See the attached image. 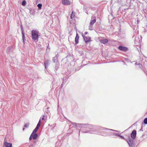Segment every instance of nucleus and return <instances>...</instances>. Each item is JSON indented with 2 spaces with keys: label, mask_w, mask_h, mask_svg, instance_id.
Masks as SVG:
<instances>
[{
  "label": "nucleus",
  "mask_w": 147,
  "mask_h": 147,
  "mask_svg": "<svg viewBox=\"0 0 147 147\" xmlns=\"http://www.w3.org/2000/svg\"><path fill=\"white\" fill-rule=\"evenodd\" d=\"M38 31L35 30H33L32 31V39L34 40H37L38 38Z\"/></svg>",
  "instance_id": "f257e3e1"
},
{
  "label": "nucleus",
  "mask_w": 147,
  "mask_h": 147,
  "mask_svg": "<svg viewBox=\"0 0 147 147\" xmlns=\"http://www.w3.org/2000/svg\"><path fill=\"white\" fill-rule=\"evenodd\" d=\"M128 144L130 146L133 147L134 146L135 142L134 141L131 139L130 137L129 139L125 140Z\"/></svg>",
  "instance_id": "f03ea898"
},
{
  "label": "nucleus",
  "mask_w": 147,
  "mask_h": 147,
  "mask_svg": "<svg viewBox=\"0 0 147 147\" xmlns=\"http://www.w3.org/2000/svg\"><path fill=\"white\" fill-rule=\"evenodd\" d=\"M78 124L82 125V126H81V127L84 128L91 129L93 127L92 125H89L87 124Z\"/></svg>",
  "instance_id": "7ed1b4c3"
},
{
  "label": "nucleus",
  "mask_w": 147,
  "mask_h": 147,
  "mask_svg": "<svg viewBox=\"0 0 147 147\" xmlns=\"http://www.w3.org/2000/svg\"><path fill=\"white\" fill-rule=\"evenodd\" d=\"M20 28L21 29V30L22 31V40H23V43L24 44L25 43V41L26 40L25 37V35H24V31L22 25H21L20 26Z\"/></svg>",
  "instance_id": "20e7f679"
},
{
  "label": "nucleus",
  "mask_w": 147,
  "mask_h": 147,
  "mask_svg": "<svg viewBox=\"0 0 147 147\" xmlns=\"http://www.w3.org/2000/svg\"><path fill=\"white\" fill-rule=\"evenodd\" d=\"M118 49L119 50L124 52H126L128 50V49L127 47L121 45L119 46Z\"/></svg>",
  "instance_id": "39448f33"
},
{
  "label": "nucleus",
  "mask_w": 147,
  "mask_h": 147,
  "mask_svg": "<svg viewBox=\"0 0 147 147\" xmlns=\"http://www.w3.org/2000/svg\"><path fill=\"white\" fill-rule=\"evenodd\" d=\"M62 3L64 5H68L70 4V2L69 0H62Z\"/></svg>",
  "instance_id": "423d86ee"
},
{
  "label": "nucleus",
  "mask_w": 147,
  "mask_h": 147,
  "mask_svg": "<svg viewBox=\"0 0 147 147\" xmlns=\"http://www.w3.org/2000/svg\"><path fill=\"white\" fill-rule=\"evenodd\" d=\"M136 130H133L131 134V138L133 139H134L136 137Z\"/></svg>",
  "instance_id": "0eeeda50"
},
{
  "label": "nucleus",
  "mask_w": 147,
  "mask_h": 147,
  "mask_svg": "<svg viewBox=\"0 0 147 147\" xmlns=\"http://www.w3.org/2000/svg\"><path fill=\"white\" fill-rule=\"evenodd\" d=\"M96 18V17L94 16L92 17V19L90 23V25H93V24L96 21V20L95 19Z\"/></svg>",
  "instance_id": "6e6552de"
},
{
  "label": "nucleus",
  "mask_w": 147,
  "mask_h": 147,
  "mask_svg": "<svg viewBox=\"0 0 147 147\" xmlns=\"http://www.w3.org/2000/svg\"><path fill=\"white\" fill-rule=\"evenodd\" d=\"M31 135L33 137V140L36 139L38 137V135L36 133L32 132Z\"/></svg>",
  "instance_id": "1a4fd4ad"
},
{
  "label": "nucleus",
  "mask_w": 147,
  "mask_h": 147,
  "mask_svg": "<svg viewBox=\"0 0 147 147\" xmlns=\"http://www.w3.org/2000/svg\"><path fill=\"white\" fill-rule=\"evenodd\" d=\"M4 147H12V144L7 142L6 141L4 142Z\"/></svg>",
  "instance_id": "9d476101"
},
{
  "label": "nucleus",
  "mask_w": 147,
  "mask_h": 147,
  "mask_svg": "<svg viewBox=\"0 0 147 147\" xmlns=\"http://www.w3.org/2000/svg\"><path fill=\"white\" fill-rule=\"evenodd\" d=\"M85 42L87 43L91 41V38L89 36H86L84 38Z\"/></svg>",
  "instance_id": "9b49d317"
},
{
  "label": "nucleus",
  "mask_w": 147,
  "mask_h": 147,
  "mask_svg": "<svg viewBox=\"0 0 147 147\" xmlns=\"http://www.w3.org/2000/svg\"><path fill=\"white\" fill-rule=\"evenodd\" d=\"M29 13L30 14L34 15L35 13V11L34 9H32L31 8L29 9Z\"/></svg>",
  "instance_id": "f8f14e48"
},
{
  "label": "nucleus",
  "mask_w": 147,
  "mask_h": 147,
  "mask_svg": "<svg viewBox=\"0 0 147 147\" xmlns=\"http://www.w3.org/2000/svg\"><path fill=\"white\" fill-rule=\"evenodd\" d=\"M79 36L78 34L76 33V36L75 38V43L76 44H77L78 43V39Z\"/></svg>",
  "instance_id": "ddd939ff"
},
{
  "label": "nucleus",
  "mask_w": 147,
  "mask_h": 147,
  "mask_svg": "<svg viewBox=\"0 0 147 147\" xmlns=\"http://www.w3.org/2000/svg\"><path fill=\"white\" fill-rule=\"evenodd\" d=\"M100 42L102 43L105 44L108 42V40L106 39H102L100 40Z\"/></svg>",
  "instance_id": "4468645a"
},
{
  "label": "nucleus",
  "mask_w": 147,
  "mask_h": 147,
  "mask_svg": "<svg viewBox=\"0 0 147 147\" xmlns=\"http://www.w3.org/2000/svg\"><path fill=\"white\" fill-rule=\"evenodd\" d=\"M49 60H45L44 62V65L45 68H46L48 67L49 65Z\"/></svg>",
  "instance_id": "2eb2a0df"
},
{
  "label": "nucleus",
  "mask_w": 147,
  "mask_h": 147,
  "mask_svg": "<svg viewBox=\"0 0 147 147\" xmlns=\"http://www.w3.org/2000/svg\"><path fill=\"white\" fill-rule=\"evenodd\" d=\"M58 61V58L56 57H54L53 58V61L54 63L57 62Z\"/></svg>",
  "instance_id": "dca6fc26"
},
{
  "label": "nucleus",
  "mask_w": 147,
  "mask_h": 147,
  "mask_svg": "<svg viewBox=\"0 0 147 147\" xmlns=\"http://www.w3.org/2000/svg\"><path fill=\"white\" fill-rule=\"evenodd\" d=\"M59 65H58V63H56L55 64V70H57L58 68H59Z\"/></svg>",
  "instance_id": "f3484780"
},
{
  "label": "nucleus",
  "mask_w": 147,
  "mask_h": 147,
  "mask_svg": "<svg viewBox=\"0 0 147 147\" xmlns=\"http://www.w3.org/2000/svg\"><path fill=\"white\" fill-rule=\"evenodd\" d=\"M42 4L40 3L38 4L37 5V6L38 7V9H41L42 7Z\"/></svg>",
  "instance_id": "a211bd4d"
},
{
  "label": "nucleus",
  "mask_w": 147,
  "mask_h": 147,
  "mask_svg": "<svg viewBox=\"0 0 147 147\" xmlns=\"http://www.w3.org/2000/svg\"><path fill=\"white\" fill-rule=\"evenodd\" d=\"M93 25L90 24L89 26V29L90 30H93Z\"/></svg>",
  "instance_id": "6ab92c4d"
},
{
  "label": "nucleus",
  "mask_w": 147,
  "mask_h": 147,
  "mask_svg": "<svg viewBox=\"0 0 147 147\" xmlns=\"http://www.w3.org/2000/svg\"><path fill=\"white\" fill-rule=\"evenodd\" d=\"M75 16V15L74 14V11L73 10L71 12V16H70V18L71 19H72Z\"/></svg>",
  "instance_id": "aec40b11"
},
{
  "label": "nucleus",
  "mask_w": 147,
  "mask_h": 147,
  "mask_svg": "<svg viewBox=\"0 0 147 147\" xmlns=\"http://www.w3.org/2000/svg\"><path fill=\"white\" fill-rule=\"evenodd\" d=\"M26 2L25 0H24L22 1V4L23 6H25V5H26Z\"/></svg>",
  "instance_id": "412c9836"
},
{
  "label": "nucleus",
  "mask_w": 147,
  "mask_h": 147,
  "mask_svg": "<svg viewBox=\"0 0 147 147\" xmlns=\"http://www.w3.org/2000/svg\"><path fill=\"white\" fill-rule=\"evenodd\" d=\"M143 122L145 124H147V118H146L144 119Z\"/></svg>",
  "instance_id": "4be33fe9"
},
{
  "label": "nucleus",
  "mask_w": 147,
  "mask_h": 147,
  "mask_svg": "<svg viewBox=\"0 0 147 147\" xmlns=\"http://www.w3.org/2000/svg\"><path fill=\"white\" fill-rule=\"evenodd\" d=\"M29 123H26V124H25L24 127L26 128H28L29 127Z\"/></svg>",
  "instance_id": "5701e85b"
},
{
  "label": "nucleus",
  "mask_w": 147,
  "mask_h": 147,
  "mask_svg": "<svg viewBox=\"0 0 147 147\" xmlns=\"http://www.w3.org/2000/svg\"><path fill=\"white\" fill-rule=\"evenodd\" d=\"M38 129L36 127L34 129L33 131L32 132L34 133H36Z\"/></svg>",
  "instance_id": "b1692460"
},
{
  "label": "nucleus",
  "mask_w": 147,
  "mask_h": 147,
  "mask_svg": "<svg viewBox=\"0 0 147 147\" xmlns=\"http://www.w3.org/2000/svg\"><path fill=\"white\" fill-rule=\"evenodd\" d=\"M68 121L70 123H72V124L74 125L75 126H76L77 125H78V123H72V122H71V121H69V120H68Z\"/></svg>",
  "instance_id": "393cba45"
},
{
  "label": "nucleus",
  "mask_w": 147,
  "mask_h": 147,
  "mask_svg": "<svg viewBox=\"0 0 147 147\" xmlns=\"http://www.w3.org/2000/svg\"><path fill=\"white\" fill-rule=\"evenodd\" d=\"M49 107H47V110L46 111V112L48 114L49 113Z\"/></svg>",
  "instance_id": "a878e982"
},
{
  "label": "nucleus",
  "mask_w": 147,
  "mask_h": 147,
  "mask_svg": "<svg viewBox=\"0 0 147 147\" xmlns=\"http://www.w3.org/2000/svg\"><path fill=\"white\" fill-rule=\"evenodd\" d=\"M119 136L120 137L121 139L123 140H125V138L123 136L119 135Z\"/></svg>",
  "instance_id": "bb28decb"
},
{
  "label": "nucleus",
  "mask_w": 147,
  "mask_h": 147,
  "mask_svg": "<svg viewBox=\"0 0 147 147\" xmlns=\"http://www.w3.org/2000/svg\"><path fill=\"white\" fill-rule=\"evenodd\" d=\"M40 125H38V124H37V125L36 127V128H37L38 129L40 126Z\"/></svg>",
  "instance_id": "cd10ccee"
},
{
  "label": "nucleus",
  "mask_w": 147,
  "mask_h": 147,
  "mask_svg": "<svg viewBox=\"0 0 147 147\" xmlns=\"http://www.w3.org/2000/svg\"><path fill=\"white\" fill-rule=\"evenodd\" d=\"M82 36L83 38L84 39V38H85V37H86V36H85V35H84V34H83V33H82Z\"/></svg>",
  "instance_id": "c85d7f7f"
},
{
  "label": "nucleus",
  "mask_w": 147,
  "mask_h": 147,
  "mask_svg": "<svg viewBox=\"0 0 147 147\" xmlns=\"http://www.w3.org/2000/svg\"><path fill=\"white\" fill-rule=\"evenodd\" d=\"M135 65H141V64L140 63H135Z\"/></svg>",
  "instance_id": "c756f323"
},
{
  "label": "nucleus",
  "mask_w": 147,
  "mask_h": 147,
  "mask_svg": "<svg viewBox=\"0 0 147 147\" xmlns=\"http://www.w3.org/2000/svg\"><path fill=\"white\" fill-rule=\"evenodd\" d=\"M32 139H33V137L32 136H31V135H30V138H29V140H31Z\"/></svg>",
  "instance_id": "7c9ffc66"
},
{
  "label": "nucleus",
  "mask_w": 147,
  "mask_h": 147,
  "mask_svg": "<svg viewBox=\"0 0 147 147\" xmlns=\"http://www.w3.org/2000/svg\"><path fill=\"white\" fill-rule=\"evenodd\" d=\"M40 123H41V121H40V120H39L38 122V123L37 124H38V125H40Z\"/></svg>",
  "instance_id": "2f4dec72"
},
{
  "label": "nucleus",
  "mask_w": 147,
  "mask_h": 147,
  "mask_svg": "<svg viewBox=\"0 0 147 147\" xmlns=\"http://www.w3.org/2000/svg\"><path fill=\"white\" fill-rule=\"evenodd\" d=\"M59 55H58V53H57V55H56V56L55 57H57V58H58V57H59Z\"/></svg>",
  "instance_id": "473e14b6"
},
{
  "label": "nucleus",
  "mask_w": 147,
  "mask_h": 147,
  "mask_svg": "<svg viewBox=\"0 0 147 147\" xmlns=\"http://www.w3.org/2000/svg\"><path fill=\"white\" fill-rule=\"evenodd\" d=\"M102 129L103 130H106V129H108L106 128H105V127H102Z\"/></svg>",
  "instance_id": "72a5a7b5"
},
{
  "label": "nucleus",
  "mask_w": 147,
  "mask_h": 147,
  "mask_svg": "<svg viewBox=\"0 0 147 147\" xmlns=\"http://www.w3.org/2000/svg\"><path fill=\"white\" fill-rule=\"evenodd\" d=\"M44 116H45L44 115L43 116V117L42 118V120H44Z\"/></svg>",
  "instance_id": "f704fd0d"
},
{
  "label": "nucleus",
  "mask_w": 147,
  "mask_h": 147,
  "mask_svg": "<svg viewBox=\"0 0 147 147\" xmlns=\"http://www.w3.org/2000/svg\"><path fill=\"white\" fill-rule=\"evenodd\" d=\"M115 135H117V136H119V135H119V134H117V133H115Z\"/></svg>",
  "instance_id": "c9c22d12"
},
{
  "label": "nucleus",
  "mask_w": 147,
  "mask_h": 147,
  "mask_svg": "<svg viewBox=\"0 0 147 147\" xmlns=\"http://www.w3.org/2000/svg\"><path fill=\"white\" fill-rule=\"evenodd\" d=\"M88 33V32H86L85 33V34H87Z\"/></svg>",
  "instance_id": "e433bc0d"
},
{
  "label": "nucleus",
  "mask_w": 147,
  "mask_h": 147,
  "mask_svg": "<svg viewBox=\"0 0 147 147\" xmlns=\"http://www.w3.org/2000/svg\"><path fill=\"white\" fill-rule=\"evenodd\" d=\"M142 129V127L141 129L140 130V131H143V130Z\"/></svg>",
  "instance_id": "4c0bfd02"
},
{
  "label": "nucleus",
  "mask_w": 147,
  "mask_h": 147,
  "mask_svg": "<svg viewBox=\"0 0 147 147\" xmlns=\"http://www.w3.org/2000/svg\"><path fill=\"white\" fill-rule=\"evenodd\" d=\"M110 130H112V131H116V130H112V129H109Z\"/></svg>",
  "instance_id": "58836bf2"
},
{
  "label": "nucleus",
  "mask_w": 147,
  "mask_h": 147,
  "mask_svg": "<svg viewBox=\"0 0 147 147\" xmlns=\"http://www.w3.org/2000/svg\"><path fill=\"white\" fill-rule=\"evenodd\" d=\"M25 128H24L23 129H22V130H23V131H24V130H25Z\"/></svg>",
  "instance_id": "ea45409f"
},
{
  "label": "nucleus",
  "mask_w": 147,
  "mask_h": 147,
  "mask_svg": "<svg viewBox=\"0 0 147 147\" xmlns=\"http://www.w3.org/2000/svg\"><path fill=\"white\" fill-rule=\"evenodd\" d=\"M49 46V44L48 45V46ZM48 47H47V48Z\"/></svg>",
  "instance_id": "a19ab883"
}]
</instances>
